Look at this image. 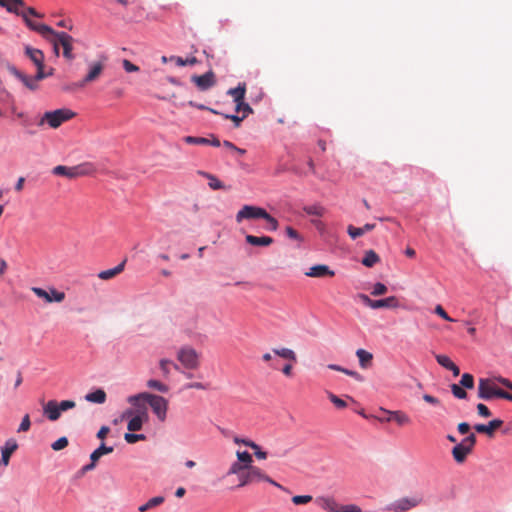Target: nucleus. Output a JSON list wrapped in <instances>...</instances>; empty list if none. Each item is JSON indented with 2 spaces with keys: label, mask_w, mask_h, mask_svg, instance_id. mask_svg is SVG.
I'll return each mask as SVG.
<instances>
[{
  "label": "nucleus",
  "mask_w": 512,
  "mask_h": 512,
  "mask_svg": "<svg viewBox=\"0 0 512 512\" xmlns=\"http://www.w3.org/2000/svg\"><path fill=\"white\" fill-rule=\"evenodd\" d=\"M227 94L233 97V101L235 103H237V102H239L241 100H244L245 99V94H246V84L244 82L239 83L237 85V87L230 88L227 91Z\"/></svg>",
  "instance_id": "nucleus-29"
},
{
  "label": "nucleus",
  "mask_w": 512,
  "mask_h": 512,
  "mask_svg": "<svg viewBox=\"0 0 512 512\" xmlns=\"http://www.w3.org/2000/svg\"><path fill=\"white\" fill-rule=\"evenodd\" d=\"M374 309L379 308H398L400 306L399 300L395 296H390L384 299L374 301Z\"/></svg>",
  "instance_id": "nucleus-28"
},
{
  "label": "nucleus",
  "mask_w": 512,
  "mask_h": 512,
  "mask_svg": "<svg viewBox=\"0 0 512 512\" xmlns=\"http://www.w3.org/2000/svg\"><path fill=\"white\" fill-rule=\"evenodd\" d=\"M423 503L424 497L421 494H414L412 496L402 497L393 501L388 506V510L392 512H407Z\"/></svg>",
  "instance_id": "nucleus-5"
},
{
  "label": "nucleus",
  "mask_w": 512,
  "mask_h": 512,
  "mask_svg": "<svg viewBox=\"0 0 512 512\" xmlns=\"http://www.w3.org/2000/svg\"><path fill=\"white\" fill-rule=\"evenodd\" d=\"M170 60H174L178 66H186V65H193L197 62L195 57H192L190 59H183L181 57H171Z\"/></svg>",
  "instance_id": "nucleus-56"
},
{
  "label": "nucleus",
  "mask_w": 512,
  "mask_h": 512,
  "mask_svg": "<svg viewBox=\"0 0 512 512\" xmlns=\"http://www.w3.org/2000/svg\"><path fill=\"white\" fill-rule=\"evenodd\" d=\"M334 512H362V509L355 504L341 505L336 507Z\"/></svg>",
  "instance_id": "nucleus-50"
},
{
  "label": "nucleus",
  "mask_w": 512,
  "mask_h": 512,
  "mask_svg": "<svg viewBox=\"0 0 512 512\" xmlns=\"http://www.w3.org/2000/svg\"><path fill=\"white\" fill-rule=\"evenodd\" d=\"M435 313L439 315L442 319L453 322L454 320L446 313V311L443 309L441 305H437L435 307Z\"/></svg>",
  "instance_id": "nucleus-64"
},
{
  "label": "nucleus",
  "mask_w": 512,
  "mask_h": 512,
  "mask_svg": "<svg viewBox=\"0 0 512 512\" xmlns=\"http://www.w3.org/2000/svg\"><path fill=\"white\" fill-rule=\"evenodd\" d=\"M273 353L283 359L289 360L291 362L297 361L296 353L290 348H274Z\"/></svg>",
  "instance_id": "nucleus-33"
},
{
  "label": "nucleus",
  "mask_w": 512,
  "mask_h": 512,
  "mask_svg": "<svg viewBox=\"0 0 512 512\" xmlns=\"http://www.w3.org/2000/svg\"><path fill=\"white\" fill-rule=\"evenodd\" d=\"M375 228V224L366 223L363 227H355L353 225H349L347 228V232L352 239H356L362 236L365 232L371 231Z\"/></svg>",
  "instance_id": "nucleus-27"
},
{
  "label": "nucleus",
  "mask_w": 512,
  "mask_h": 512,
  "mask_svg": "<svg viewBox=\"0 0 512 512\" xmlns=\"http://www.w3.org/2000/svg\"><path fill=\"white\" fill-rule=\"evenodd\" d=\"M183 140L187 144H194V145H211L214 147L220 146V141L215 136H212L211 139L205 138V137H195V136H186L183 138Z\"/></svg>",
  "instance_id": "nucleus-20"
},
{
  "label": "nucleus",
  "mask_w": 512,
  "mask_h": 512,
  "mask_svg": "<svg viewBox=\"0 0 512 512\" xmlns=\"http://www.w3.org/2000/svg\"><path fill=\"white\" fill-rule=\"evenodd\" d=\"M124 439L129 444H134L138 441H142L146 439L144 434H135V433H125Z\"/></svg>",
  "instance_id": "nucleus-48"
},
{
  "label": "nucleus",
  "mask_w": 512,
  "mask_h": 512,
  "mask_svg": "<svg viewBox=\"0 0 512 512\" xmlns=\"http://www.w3.org/2000/svg\"><path fill=\"white\" fill-rule=\"evenodd\" d=\"M43 415L50 421H57L60 418L56 400H49L43 404Z\"/></svg>",
  "instance_id": "nucleus-21"
},
{
  "label": "nucleus",
  "mask_w": 512,
  "mask_h": 512,
  "mask_svg": "<svg viewBox=\"0 0 512 512\" xmlns=\"http://www.w3.org/2000/svg\"><path fill=\"white\" fill-rule=\"evenodd\" d=\"M478 398L490 401L494 398H502L512 402V394L496 386L491 378H480L478 381Z\"/></svg>",
  "instance_id": "nucleus-2"
},
{
  "label": "nucleus",
  "mask_w": 512,
  "mask_h": 512,
  "mask_svg": "<svg viewBox=\"0 0 512 512\" xmlns=\"http://www.w3.org/2000/svg\"><path fill=\"white\" fill-rule=\"evenodd\" d=\"M265 475L266 474L259 467L253 465L246 467L244 472L240 475L239 483L235 488H242L249 484L263 481Z\"/></svg>",
  "instance_id": "nucleus-8"
},
{
  "label": "nucleus",
  "mask_w": 512,
  "mask_h": 512,
  "mask_svg": "<svg viewBox=\"0 0 512 512\" xmlns=\"http://www.w3.org/2000/svg\"><path fill=\"white\" fill-rule=\"evenodd\" d=\"M191 81L194 82L201 91H207L216 84L215 74L212 70L207 71L203 75H193Z\"/></svg>",
  "instance_id": "nucleus-13"
},
{
  "label": "nucleus",
  "mask_w": 512,
  "mask_h": 512,
  "mask_svg": "<svg viewBox=\"0 0 512 512\" xmlns=\"http://www.w3.org/2000/svg\"><path fill=\"white\" fill-rule=\"evenodd\" d=\"M68 445L67 437L63 436L52 443L51 448L55 451L64 449Z\"/></svg>",
  "instance_id": "nucleus-55"
},
{
  "label": "nucleus",
  "mask_w": 512,
  "mask_h": 512,
  "mask_svg": "<svg viewBox=\"0 0 512 512\" xmlns=\"http://www.w3.org/2000/svg\"><path fill=\"white\" fill-rule=\"evenodd\" d=\"M472 451L469 448L456 444L452 449V455L456 462L462 463Z\"/></svg>",
  "instance_id": "nucleus-30"
},
{
  "label": "nucleus",
  "mask_w": 512,
  "mask_h": 512,
  "mask_svg": "<svg viewBox=\"0 0 512 512\" xmlns=\"http://www.w3.org/2000/svg\"><path fill=\"white\" fill-rule=\"evenodd\" d=\"M18 448V444L14 439H9L6 441L5 445L1 448V459L0 463L3 466H7L9 464V460L11 454Z\"/></svg>",
  "instance_id": "nucleus-19"
},
{
  "label": "nucleus",
  "mask_w": 512,
  "mask_h": 512,
  "mask_svg": "<svg viewBox=\"0 0 512 512\" xmlns=\"http://www.w3.org/2000/svg\"><path fill=\"white\" fill-rule=\"evenodd\" d=\"M245 240L248 244H250L252 246H269L274 242L272 237H269V236L258 237V236H254L251 234H247L245 237Z\"/></svg>",
  "instance_id": "nucleus-24"
},
{
  "label": "nucleus",
  "mask_w": 512,
  "mask_h": 512,
  "mask_svg": "<svg viewBox=\"0 0 512 512\" xmlns=\"http://www.w3.org/2000/svg\"><path fill=\"white\" fill-rule=\"evenodd\" d=\"M328 398L339 409H343L347 406V403L343 399L339 398L331 392H328Z\"/></svg>",
  "instance_id": "nucleus-51"
},
{
  "label": "nucleus",
  "mask_w": 512,
  "mask_h": 512,
  "mask_svg": "<svg viewBox=\"0 0 512 512\" xmlns=\"http://www.w3.org/2000/svg\"><path fill=\"white\" fill-rule=\"evenodd\" d=\"M460 384H452L451 385V392L454 395V397L458 399H466L467 398V392L463 389Z\"/></svg>",
  "instance_id": "nucleus-44"
},
{
  "label": "nucleus",
  "mask_w": 512,
  "mask_h": 512,
  "mask_svg": "<svg viewBox=\"0 0 512 512\" xmlns=\"http://www.w3.org/2000/svg\"><path fill=\"white\" fill-rule=\"evenodd\" d=\"M308 277L313 278H324V277H333L335 272L330 269L328 265L325 264H317L312 267L305 273Z\"/></svg>",
  "instance_id": "nucleus-16"
},
{
  "label": "nucleus",
  "mask_w": 512,
  "mask_h": 512,
  "mask_svg": "<svg viewBox=\"0 0 512 512\" xmlns=\"http://www.w3.org/2000/svg\"><path fill=\"white\" fill-rule=\"evenodd\" d=\"M265 213L266 210L262 207L244 205L236 214V222L241 223L245 219H263Z\"/></svg>",
  "instance_id": "nucleus-10"
},
{
  "label": "nucleus",
  "mask_w": 512,
  "mask_h": 512,
  "mask_svg": "<svg viewBox=\"0 0 512 512\" xmlns=\"http://www.w3.org/2000/svg\"><path fill=\"white\" fill-rule=\"evenodd\" d=\"M24 53L33 62L36 68H40L44 63L45 56L42 50L26 45L24 47Z\"/></svg>",
  "instance_id": "nucleus-18"
},
{
  "label": "nucleus",
  "mask_w": 512,
  "mask_h": 512,
  "mask_svg": "<svg viewBox=\"0 0 512 512\" xmlns=\"http://www.w3.org/2000/svg\"><path fill=\"white\" fill-rule=\"evenodd\" d=\"M31 290L37 297L44 299L47 303H60L65 299V293L54 287H50L48 290L40 287H32Z\"/></svg>",
  "instance_id": "nucleus-11"
},
{
  "label": "nucleus",
  "mask_w": 512,
  "mask_h": 512,
  "mask_svg": "<svg viewBox=\"0 0 512 512\" xmlns=\"http://www.w3.org/2000/svg\"><path fill=\"white\" fill-rule=\"evenodd\" d=\"M90 168L87 164H80L72 167L58 165L52 170V173L57 176H64L69 179L85 176L90 173Z\"/></svg>",
  "instance_id": "nucleus-7"
},
{
  "label": "nucleus",
  "mask_w": 512,
  "mask_h": 512,
  "mask_svg": "<svg viewBox=\"0 0 512 512\" xmlns=\"http://www.w3.org/2000/svg\"><path fill=\"white\" fill-rule=\"evenodd\" d=\"M458 444L462 445L463 447L469 448L472 451L473 447L476 444V435L474 433H471L470 435L462 439V441Z\"/></svg>",
  "instance_id": "nucleus-47"
},
{
  "label": "nucleus",
  "mask_w": 512,
  "mask_h": 512,
  "mask_svg": "<svg viewBox=\"0 0 512 512\" xmlns=\"http://www.w3.org/2000/svg\"><path fill=\"white\" fill-rule=\"evenodd\" d=\"M21 17L29 29L39 33L43 38L49 39L51 33H54V29L43 23H36L27 17V13H21Z\"/></svg>",
  "instance_id": "nucleus-14"
},
{
  "label": "nucleus",
  "mask_w": 512,
  "mask_h": 512,
  "mask_svg": "<svg viewBox=\"0 0 512 512\" xmlns=\"http://www.w3.org/2000/svg\"><path fill=\"white\" fill-rule=\"evenodd\" d=\"M6 8V10L10 13H14L18 16H21V10L20 8H25V5L24 6H19V5H16L14 4L11 0L10 2L7 3V5L4 7Z\"/></svg>",
  "instance_id": "nucleus-60"
},
{
  "label": "nucleus",
  "mask_w": 512,
  "mask_h": 512,
  "mask_svg": "<svg viewBox=\"0 0 512 512\" xmlns=\"http://www.w3.org/2000/svg\"><path fill=\"white\" fill-rule=\"evenodd\" d=\"M113 450L114 449L112 446H106L104 443H102L97 449H95L91 453L90 460L93 462H97L100 459V457H102L103 455L112 453Z\"/></svg>",
  "instance_id": "nucleus-35"
},
{
  "label": "nucleus",
  "mask_w": 512,
  "mask_h": 512,
  "mask_svg": "<svg viewBox=\"0 0 512 512\" xmlns=\"http://www.w3.org/2000/svg\"><path fill=\"white\" fill-rule=\"evenodd\" d=\"M245 469H246L245 464L235 461L231 464L230 468L228 469V471L226 473V476L237 475V477L239 479L240 475L244 472Z\"/></svg>",
  "instance_id": "nucleus-39"
},
{
  "label": "nucleus",
  "mask_w": 512,
  "mask_h": 512,
  "mask_svg": "<svg viewBox=\"0 0 512 512\" xmlns=\"http://www.w3.org/2000/svg\"><path fill=\"white\" fill-rule=\"evenodd\" d=\"M201 174L208 179V186L212 190H220L225 188L224 184L215 175L206 172H201Z\"/></svg>",
  "instance_id": "nucleus-38"
},
{
  "label": "nucleus",
  "mask_w": 512,
  "mask_h": 512,
  "mask_svg": "<svg viewBox=\"0 0 512 512\" xmlns=\"http://www.w3.org/2000/svg\"><path fill=\"white\" fill-rule=\"evenodd\" d=\"M263 219L267 222L266 230L268 231H276L278 228V221L276 218L271 216L267 211L263 217Z\"/></svg>",
  "instance_id": "nucleus-45"
},
{
  "label": "nucleus",
  "mask_w": 512,
  "mask_h": 512,
  "mask_svg": "<svg viewBox=\"0 0 512 512\" xmlns=\"http://www.w3.org/2000/svg\"><path fill=\"white\" fill-rule=\"evenodd\" d=\"M503 425V421L501 419H493L489 421L487 424H476L474 426V429L478 433H484L488 435L489 437H492L494 435V431L498 428H500Z\"/></svg>",
  "instance_id": "nucleus-17"
},
{
  "label": "nucleus",
  "mask_w": 512,
  "mask_h": 512,
  "mask_svg": "<svg viewBox=\"0 0 512 512\" xmlns=\"http://www.w3.org/2000/svg\"><path fill=\"white\" fill-rule=\"evenodd\" d=\"M236 104L235 111L236 112H243V115H246V117L253 112L251 106L246 103L244 100H241Z\"/></svg>",
  "instance_id": "nucleus-46"
},
{
  "label": "nucleus",
  "mask_w": 512,
  "mask_h": 512,
  "mask_svg": "<svg viewBox=\"0 0 512 512\" xmlns=\"http://www.w3.org/2000/svg\"><path fill=\"white\" fill-rule=\"evenodd\" d=\"M75 113L67 108L56 109L54 111H47L41 117L38 125L42 126L48 124L51 128H58L64 122L72 119Z\"/></svg>",
  "instance_id": "nucleus-3"
},
{
  "label": "nucleus",
  "mask_w": 512,
  "mask_h": 512,
  "mask_svg": "<svg viewBox=\"0 0 512 512\" xmlns=\"http://www.w3.org/2000/svg\"><path fill=\"white\" fill-rule=\"evenodd\" d=\"M386 292L387 287L383 283L377 282L374 284L371 294L374 296H379L385 294Z\"/></svg>",
  "instance_id": "nucleus-57"
},
{
  "label": "nucleus",
  "mask_w": 512,
  "mask_h": 512,
  "mask_svg": "<svg viewBox=\"0 0 512 512\" xmlns=\"http://www.w3.org/2000/svg\"><path fill=\"white\" fill-rule=\"evenodd\" d=\"M460 385L466 389H472L474 387V377L470 373H464L460 380Z\"/></svg>",
  "instance_id": "nucleus-43"
},
{
  "label": "nucleus",
  "mask_w": 512,
  "mask_h": 512,
  "mask_svg": "<svg viewBox=\"0 0 512 512\" xmlns=\"http://www.w3.org/2000/svg\"><path fill=\"white\" fill-rule=\"evenodd\" d=\"M313 500L311 495H296L292 497V502L295 505L307 504Z\"/></svg>",
  "instance_id": "nucleus-52"
},
{
  "label": "nucleus",
  "mask_w": 512,
  "mask_h": 512,
  "mask_svg": "<svg viewBox=\"0 0 512 512\" xmlns=\"http://www.w3.org/2000/svg\"><path fill=\"white\" fill-rule=\"evenodd\" d=\"M85 400L91 403L103 404L106 401V393L103 389H97L86 394Z\"/></svg>",
  "instance_id": "nucleus-31"
},
{
  "label": "nucleus",
  "mask_w": 512,
  "mask_h": 512,
  "mask_svg": "<svg viewBox=\"0 0 512 512\" xmlns=\"http://www.w3.org/2000/svg\"><path fill=\"white\" fill-rule=\"evenodd\" d=\"M236 456H237V461L242 463V464H245L246 467H249V466H252V462H253V459H252V456L249 452L247 451H237L236 452Z\"/></svg>",
  "instance_id": "nucleus-41"
},
{
  "label": "nucleus",
  "mask_w": 512,
  "mask_h": 512,
  "mask_svg": "<svg viewBox=\"0 0 512 512\" xmlns=\"http://www.w3.org/2000/svg\"><path fill=\"white\" fill-rule=\"evenodd\" d=\"M356 356L362 369H367L372 365L373 355L369 351L359 348L356 351Z\"/></svg>",
  "instance_id": "nucleus-23"
},
{
  "label": "nucleus",
  "mask_w": 512,
  "mask_h": 512,
  "mask_svg": "<svg viewBox=\"0 0 512 512\" xmlns=\"http://www.w3.org/2000/svg\"><path fill=\"white\" fill-rule=\"evenodd\" d=\"M476 408H477L478 414L481 417H490L491 416V411L485 404L479 403V404H477Z\"/></svg>",
  "instance_id": "nucleus-62"
},
{
  "label": "nucleus",
  "mask_w": 512,
  "mask_h": 512,
  "mask_svg": "<svg viewBox=\"0 0 512 512\" xmlns=\"http://www.w3.org/2000/svg\"><path fill=\"white\" fill-rule=\"evenodd\" d=\"M30 426H31V421H30V417L28 414L24 415V417L22 418V421L18 427V432H25V431H28L30 429Z\"/></svg>",
  "instance_id": "nucleus-59"
},
{
  "label": "nucleus",
  "mask_w": 512,
  "mask_h": 512,
  "mask_svg": "<svg viewBox=\"0 0 512 512\" xmlns=\"http://www.w3.org/2000/svg\"><path fill=\"white\" fill-rule=\"evenodd\" d=\"M146 385L148 388L157 390L161 393H167L169 391V387L166 384L156 379L148 380Z\"/></svg>",
  "instance_id": "nucleus-40"
},
{
  "label": "nucleus",
  "mask_w": 512,
  "mask_h": 512,
  "mask_svg": "<svg viewBox=\"0 0 512 512\" xmlns=\"http://www.w3.org/2000/svg\"><path fill=\"white\" fill-rule=\"evenodd\" d=\"M185 389H198V390H207L209 388L208 383H202V382H191L187 383L184 386Z\"/></svg>",
  "instance_id": "nucleus-58"
},
{
  "label": "nucleus",
  "mask_w": 512,
  "mask_h": 512,
  "mask_svg": "<svg viewBox=\"0 0 512 512\" xmlns=\"http://www.w3.org/2000/svg\"><path fill=\"white\" fill-rule=\"evenodd\" d=\"M133 406L137 407V414L128 421L127 429L139 431L142 429L143 423L148 420L147 408L144 403H137Z\"/></svg>",
  "instance_id": "nucleus-12"
},
{
  "label": "nucleus",
  "mask_w": 512,
  "mask_h": 512,
  "mask_svg": "<svg viewBox=\"0 0 512 512\" xmlns=\"http://www.w3.org/2000/svg\"><path fill=\"white\" fill-rule=\"evenodd\" d=\"M171 367H173L176 371H181V366L178 363H175L167 358L160 359L159 368L164 378H169L171 373Z\"/></svg>",
  "instance_id": "nucleus-22"
},
{
  "label": "nucleus",
  "mask_w": 512,
  "mask_h": 512,
  "mask_svg": "<svg viewBox=\"0 0 512 512\" xmlns=\"http://www.w3.org/2000/svg\"><path fill=\"white\" fill-rule=\"evenodd\" d=\"M224 118L234 122L236 127L240 126V123L246 118V115L238 116L236 114H222Z\"/></svg>",
  "instance_id": "nucleus-61"
},
{
  "label": "nucleus",
  "mask_w": 512,
  "mask_h": 512,
  "mask_svg": "<svg viewBox=\"0 0 512 512\" xmlns=\"http://www.w3.org/2000/svg\"><path fill=\"white\" fill-rule=\"evenodd\" d=\"M56 405L58 408V412L61 415L62 412L73 409L76 406V403L73 400H63L61 402L56 401Z\"/></svg>",
  "instance_id": "nucleus-42"
},
{
  "label": "nucleus",
  "mask_w": 512,
  "mask_h": 512,
  "mask_svg": "<svg viewBox=\"0 0 512 512\" xmlns=\"http://www.w3.org/2000/svg\"><path fill=\"white\" fill-rule=\"evenodd\" d=\"M285 233L288 238L297 241L299 243L303 242V237L291 226H287L285 228Z\"/></svg>",
  "instance_id": "nucleus-49"
},
{
  "label": "nucleus",
  "mask_w": 512,
  "mask_h": 512,
  "mask_svg": "<svg viewBox=\"0 0 512 512\" xmlns=\"http://www.w3.org/2000/svg\"><path fill=\"white\" fill-rule=\"evenodd\" d=\"M7 70L11 75L20 80L28 89L36 90L38 88V85L36 84V81L33 77L25 75L20 70H18L14 65L8 64Z\"/></svg>",
  "instance_id": "nucleus-15"
},
{
  "label": "nucleus",
  "mask_w": 512,
  "mask_h": 512,
  "mask_svg": "<svg viewBox=\"0 0 512 512\" xmlns=\"http://www.w3.org/2000/svg\"><path fill=\"white\" fill-rule=\"evenodd\" d=\"M435 358L437 363L446 369H448L453 364V362L447 355L438 354L435 356Z\"/></svg>",
  "instance_id": "nucleus-53"
},
{
  "label": "nucleus",
  "mask_w": 512,
  "mask_h": 512,
  "mask_svg": "<svg viewBox=\"0 0 512 512\" xmlns=\"http://www.w3.org/2000/svg\"><path fill=\"white\" fill-rule=\"evenodd\" d=\"M125 267V261L121 262L117 266L111 269L103 270L98 274V277L102 280H108L121 273Z\"/></svg>",
  "instance_id": "nucleus-32"
},
{
  "label": "nucleus",
  "mask_w": 512,
  "mask_h": 512,
  "mask_svg": "<svg viewBox=\"0 0 512 512\" xmlns=\"http://www.w3.org/2000/svg\"><path fill=\"white\" fill-rule=\"evenodd\" d=\"M107 60V56L105 54L99 55V60L88 63V72L84 76V78L75 84V87L83 88L88 83H91L99 78L104 70V63Z\"/></svg>",
  "instance_id": "nucleus-6"
},
{
  "label": "nucleus",
  "mask_w": 512,
  "mask_h": 512,
  "mask_svg": "<svg viewBox=\"0 0 512 512\" xmlns=\"http://www.w3.org/2000/svg\"><path fill=\"white\" fill-rule=\"evenodd\" d=\"M144 401L151 407L153 413L156 415L159 421H164L167 416L168 401L159 395L142 392L136 395H132L128 398V402L131 405H137L140 401Z\"/></svg>",
  "instance_id": "nucleus-1"
},
{
  "label": "nucleus",
  "mask_w": 512,
  "mask_h": 512,
  "mask_svg": "<svg viewBox=\"0 0 512 512\" xmlns=\"http://www.w3.org/2000/svg\"><path fill=\"white\" fill-rule=\"evenodd\" d=\"M248 447L254 450V454L258 459L267 458V452L261 450V447L257 443H248Z\"/></svg>",
  "instance_id": "nucleus-54"
},
{
  "label": "nucleus",
  "mask_w": 512,
  "mask_h": 512,
  "mask_svg": "<svg viewBox=\"0 0 512 512\" xmlns=\"http://www.w3.org/2000/svg\"><path fill=\"white\" fill-rule=\"evenodd\" d=\"M380 412L392 416V420L396 421L398 425H406L410 423L409 416L402 411H389L384 408H380Z\"/></svg>",
  "instance_id": "nucleus-26"
},
{
  "label": "nucleus",
  "mask_w": 512,
  "mask_h": 512,
  "mask_svg": "<svg viewBox=\"0 0 512 512\" xmlns=\"http://www.w3.org/2000/svg\"><path fill=\"white\" fill-rule=\"evenodd\" d=\"M176 356L179 365L185 370H195L200 366V354L189 345L180 347Z\"/></svg>",
  "instance_id": "nucleus-4"
},
{
  "label": "nucleus",
  "mask_w": 512,
  "mask_h": 512,
  "mask_svg": "<svg viewBox=\"0 0 512 512\" xmlns=\"http://www.w3.org/2000/svg\"><path fill=\"white\" fill-rule=\"evenodd\" d=\"M123 68L128 73L139 71V67L136 66L135 64H133L132 62H130L129 60H127V59L123 60Z\"/></svg>",
  "instance_id": "nucleus-63"
},
{
  "label": "nucleus",
  "mask_w": 512,
  "mask_h": 512,
  "mask_svg": "<svg viewBox=\"0 0 512 512\" xmlns=\"http://www.w3.org/2000/svg\"><path fill=\"white\" fill-rule=\"evenodd\" d=\"M165 501L163 496H155L149 499L146 503L138 507L139 512H146L154 507L161 505Z\"/></svg>",
  "instance_id": "nucleus-34"
},
{
  "label": "nucleus",
  "mask_w": 512,
  "mask_h": 512,
  "mask_svg": "<svg viewBox=\"0 0 512 512\" xmlns=\"http://www.w3.org/2000/svg\"><path fill=\"white\" fill-rule=\"evenodd\" d=\"M316 504L327 512H334L337 507V503L332 497L321 496L315 499Z\"/></svg>",
  "instance_id": "nucleus-25"
},
{
  "label": "nucleus",
  "mask_w": 512,
  "mask_h": 512,
  "mask_svg": "<svg viewBox=\"0 0 512 512\" xmlns=\"http://www.w3.org/2000/svg\"><path fill=\"white\" fill-rule=\"evenodd\" d=\"M50 36H55L57 38L59 45L63 48L64 58L69 61L75 59V55L73 54L74 39L71 35L66 32H57L54 30V33H51Z\"/></svg>",
  "instance_id": "nucleus-9"
},
{
  "label": "nucleus",
  "mask_w": 512,
  "mask_h": 512,
  "mask_svg": "<svg viewBox=\"0 0 512 512\" xmlns=\"http://www.w3.org/2000/svg\"><path fill=\"white\" fill-rule=\"evenodd\" d=\"M379 260V256L373 250H368L365 252L361 263L366 267H373Z\"/></svg>",
  "instance_id": "nucleus-37"
},
{
  "label": "nucleus",
  "mask_w": 512,
  "mask_h": 512,
  "mask_svg": "<svg viewBox=\"0 0 512 512\" xmlns=\"http://www.w3.org/2000/svg\"><path fill=\"white\" fill-rule=\"evenodd\" d=\"M303 211L307 215L322 217L325 213V208L322 205L316 203L311 205H305L303 207Z\"/></svg>",
  "instance_id": "nucleus-36"
}]
</instances>
